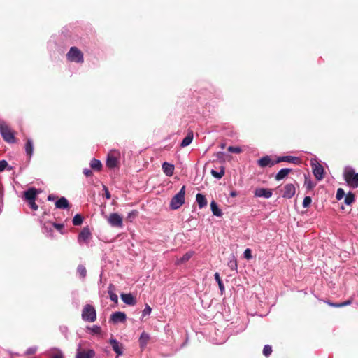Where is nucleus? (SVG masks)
<instances>
[{
	"label": "nucleus",
	"instance_id": "f257e3e1",
	"mask_svg": "<svg viewBox=\"0 0 358 358\" xmlns=\"http://www.w3.org/2000/svg\"><path fill=\"white\" fill-rule=\"evenodd\" d=\"M343 178L347 185L351 188L358 187V173L351 166H345L343 171Z\"/></svg>",
	"mask_w": 358,
	"mask_h": 358
},
{
	"label": "nucleus",
	"instance_id": "f03ea898",
	"mask_svg": "<svg viewBox=\"0 0 358 358\" xmlns=\"http://www.w3.org/2000/svg\"><path fill=\"white\" fill-rule=\"evenodd\" d=\"M185 186H182L170 201V208L177 210L185 203Z\"/></svg>",
	"mask_w": 358,
	"mask_h": 358
},
{
	"label": "nucleus",
	"instance_id": "7ed1b4c3",
	"mask_svg": "<svg viewBox=\"0 0 358 358\" xmlns=\"http://www.w3.org/2000/svg\"><path fill=\"white\" fill-rule=\"evenodd\" d=\"M82 319L84 321L93 322L96 319V313L94 308L91 305H86L82 312Z\"/></svg>",
	"mask_w": 358,
	"mask_h": 358
},
{
	"label": "nucleus",
	"instance_id": "20e7f679",
	"mask_svg": "<svg viewBox=\"0 0 358 358\" xmlns=\"http://www.w3.org/2000/svg\"><path fill=\"white\" fill-rule=\"evenodd\" d=\"M0 133L8 143H13L15 136L10 128L3 121H0Z\"/></svg>",
	"mask_w": 358,
	"mask_h": 358
},
{
	"label": "nucleus",
	"instance_id": "39448f33",
	"mask_svg": "<svg viewBox=\"0 0 358 358\" xmlns=\"http://www.w3.org/2000/svg\"><path fill=\"white\" fill-rule=\"evenodd\" d=\"M120 153L118 150H113L109 152L106 160V165L110 169L117 167L119 164Z\"/></svg>",
	"mask_w": 358,
	"mask_h": 358
},
{
	"label": "nucleus",
	"instance_id": "423d86ee",
	"mask_svg": "<svg viewBox=\"0 0 358 358\" xmlns=\"http://www.w3.org/2000/svg\"><path fill=\"white\" fill-rule=\"evenodd\" d=\"M67 58L71 62H83V55L80 50H79L76 47L71 48L70 50L66 55Z\"/></svg>",
	"mask_w": 358,
	"mask_h": 358
},
{
	"label": "nucleus",
	"instance_id": "0eeeda50",
	"mask_svg": "<svg viewBox=\"0 0 358 358\" xmlns=\"http://www.w3.org/2000/svg\"><path fill=\"white\" fill-rule=\"evenodd\" d=\"M107 220L112 227L121 228L123 226L122 217L117 213H111Z\"/></svg>",
	"mask_w": 358,
	"mask_h": 358
},
{
	"label": "nucleus",
	"instance_id": "6e6552de",
	"mask_svg": "<svg viewBox=\"0 0 358 358\" xmlns=\"http://www.w3.org/2000/svg\"><path fill=\"white\" fill-rule=\"evenodd\" d=\"M95 352L93 350H82L81 344L78 345L76 358H93Z\"/></svg>",
	"mask_w": 358,
	"mask_h": 358
},
{
	"label": "nucleus",
	"instance_id": "1a4fd4ad",
	"mask_svg": "<svg viewBox=\"0 0 358 358\" xmlns=\"http://www.w3.org/2000/svg\"><path fill=\"white\" fill-rule=\"evenodd\" d=\"M92 237V234L87 227H85L82 229L78 237V241L80 244L88 243L90 239Z\"/></svg>",
	"mask_w": 358,
	"mask_h": 358
},
{
	"label": "nucleus",
	"instance_id": "9d476101",
	"mask_svg": "<svg viewBox=\"0 0 358 358\" xmlns=\"http://www.w3.org/2000/svg\"><path fill=\"white\" fill-rule=\"evenodd\" d=\"M109 343L111 345L113 350L117 354V357L123 355V345L120 343L116 339L111 338L109 340Z\"/></svg>",
	"mask_w": 358,
	"mask_h": 358
},
{
	"label": "nucleus",
	"instance_id": "9b49d317",
	"mask_svg": "<svg viewBox=\"0 0 358 358\" xmlns=\"http://www.w3.org/2000/svg\"><path fill=\"white\" fill-rule=\"evenodd\" d=\"M296 193V187L293 184H287L283 188L282 197L291 199Z\"/></svg>",
	"mask_w": 358,
	"mask_h": 358
},
{
	"label": "nucleus",
	"instance_id": "f8f14e48",
	"mask_svg": "<svg viewBox=\"0 0 358 358\" xmlns=\"http://www.w3.org/2000/svg\"><path fill=\"white\" fill-rule=\"evenodd\" d=\"M313 166V172L315 176V177L318 180H320L324 177V169L322 166L321 164L318 163H312Z\"/></svg>",
	"mask_w": 358,
	"mask_h": 358
},
{
	"label": "nucleus",
	"instance_id": "ddd939ff",
	"mask_svg": "<svg viewBox=\"0 0 358 358\" xmlns=\"http://www.w3.org/2000/svg\"><path fill=\"white\" fill-rule=\"evenodd\" d=\"M126 319V314L120 311L115 312L110 316V320L115 324L124 322Z\"/></svg>",
	"mask_w": 358,
	"mask_h": 358
},
{
	"label": "nucleus",
	"instance_id": "4468645a",
	"mask_svg": "<svg viewBox=\"0 0 358 358\" xmlns=\"http://www.w3.org/2000/svg\"><path fill=\"white\" fill-rule=\"evenodd\" d=\"M255 196L268 199L272 196V191L269 189L258 188L255 191Z\"/></svg>",
	"mask_w": 358,
	"mask_h": 358
},
{
	"label": "nucleus",
	"instance_id": "2eb2a0df",
	"mask_svg": "<svg viewBox=\"0 0 358 358\" xmlns=\"http://www.w3.org/2000/svg\"><path fill=\"white\" fill-rule=\"evenodd\" d=\"M120 296L124 303L130 306L136 304V299L131 294H122Z\"/></svg>",
	"mask_w": 358,
	"mask_h": 358
},
{
	"label": "nucleus",
	"instance_id": "dca6fc26",
	"mask_svg": "<svg viewBox=\"0 0 358 358\" xmlns=\"http://www.w3.org/2000/svg\"><path fill=\"white\" fill-rule=\"evenodd\" d=\"M257 164L261 167L271 166L275 163L271 160L269 156H265L258 160Z\"/></svg>",
	"mask_w": 358,
	"mask_h": 358
},
{
	"label": "nucleus",
	"instance_id": "f3484780",
	"mask_svg": "<svg viewBox=\"0 0 358 358\" xmlns=\"http://www.w3.org/2000/svg\"><path fill=\"white\" fill-rule=\"evenodd\" d=\"M281 162H290V163H294V164H299L300 162V159L296 157L284 156V157H279L277 159L276 163Z\"/></svg>",
	"mask_w": 358,
	"mask_h": 358
},
{
	"label": "nucleus",
	"instance_id": "a211bd4d",
	"mask_svg": "<svg viewBox=\"0 0 358 358\" xmlns=\"http://www.w3.org/2000/svg\"><path fill=\"white\" fill-rule=\"evenodd\" d=\"M150 336L148 334L143 332L139 338V344L141 348L143 349L145 348L150 341Z\"/></svg>",
	"mask_w": 358,
	"mask_h": 358
},
{
	"label": "nucleus",
	"instance_id": "6ab92c4d",
	"mask_svg": "<svg viewBox=\"0 0 358 358\" xmlns=\"http://www.w3.org/2000/svg\"><path fill=\"white\" fill-rule=\"evenodd\" d=\"M162 169H163L164 173L167 176H171L173 174L174 166L168 162H164L162 164Z\"/></svg>",
	"mask_w": 358,
	"mask_h": 358
},
{
	"label": "nucleus",
	"instance_id": "aec40b11",
	"mask_svg": "<svg viewBox=\"0 0 358 358\" xmlns=\"http://www.w3.org/2000/svg\"><path fill=\"white\" fill-rule=\"evenodd\" d=\"M36 196V190L35 189L31 188L24 192V197L28 201H31L35 200Z\"/></svg>",
	"mask_w": 358,
	"mask_h": 358
},
{
	"label": "nucleus",
	"instance_id": "412c9836",
	"mask_svg": "<svg viewBox=\"0 0 358 358\" xmlns=\"http://www.w3.org/2000/svg\"><path fill=\"white\" fill-rule=\"evenodd\" d=\"M194 252L193 251L187 252L182 257H181L180 258L176 260V263L177 264H183V263L187 262L194 255Z\"/></svg>",
	"mask_w": 358,
	"mask_h": 358
},
{
	"label": "nucleus",
	"instance_id": "4be33fe9",
	"mask_svg": "<svg viewBox=\"0 0 358 358\" xmlns=\"http://www.w3.org/2000/svg\"><path fill=\"white\" fill-rule=\"evenodd\" d=\"M55 206L57 208L64 209L69 207V201L64 197H61L58 201H56Z\"/></svg>",
	"mask_w": 358,
	"mask_h": 358
},
{
	"label": "nucleus",
	"instance_id": "5701e85b",
	"mask_svg": "<svg viewBox=\"0 0 358 358\" xmlns=\"http://www.w3.org/2000/svg\"><path fill=\"white\" fill-rule=\"evenodd\" d=\"M196 201L200 208H203L207 205V200L206 197L201 194H197L196 196Z\"/></svg>",
	"mask_w": 358,
	"mask_h": 358
},
{
	"label": "nucleus",
	"instance_id": "b1692460",
	"mask_svg": "<svg viewBox=\"0 0 358 358\" xmlns=\"http://www.w3.org/2000/svg\"><path fill=\"white\" fill-rule=\"evenodd\" d=\"M210 209L214 215L217 217H221L222 215V210L218 208L217 203L214 201L210 203Z\"/></svg>",
	"mask_w": 358,
	"mask_h": 358
},
{
	"label": "nucleus",
	"instance_id": "393cba45",
	"mask_svg": "<svg viewBox=\"0 0 358 358\" xmlns=\"http://www.w3.org/2000/svg\"><path fill=\"white\" fill-rule=\"evenodd\" d=\"M193 136V132L189 131L187 136L182 140L180 144L181 147L184 148L188 146L192 142Z\"/></svg>",
	"mask_w": 358,
	"mask_h": 358
},
{
	"label": "nucleus",
	"instance_id": "a878e982",
	"mask_svg": "<svg viewBox=\"0 0 358 358\" xmlns=\"http://www.w3.org/2000/svg\"><path fill=\"white\" fill-rule=\"evenodd\" d=\"M289 169H280L278 173L275 176V179L277 180H280L285 178L290 172Z\"/></svg>",
	"mask_w": 358,
	"mask_h": 358
},
{
	"label": "nucleus",
	"instance_id": "bb28decb",
	"mask_svg": "<svg viewBox=\"0 0 358 358\" xmlns=\"http://www.w3.org/2000/svg\"><path fill=\"white\" fill-rule=\"evenodd\" d=\"M33 142L31 139H28L25 145V151L28 155L31 156V155L33 154Z\"/></svg>",
	"mask_w": 358,
	"mask_h": 358
},
{
	"label": "nucleus",
	"instance_id": "cd10ccee",
	"mask_svg": "<svg viewBox=\"0 0 358 358\" xmlns=\"http://www.w3.org/2000/svg\"><path fill=\"white\" fill-rule=\"evenodd\" d=\"M210 173L214 178L220 179L224 174V169L223 167H220V171L212 169Z\"/></svg>",
	"mask_w": 358,
	"mask_h": 358
},
{
	"label": "nucleus",
	"instance_id": "c85d7f7f",
	"mask_svg": "<svg viewBox=\"0 0 358 358\" xmlns=\"http://www.w3.org/2000/svg\"><path fill=\"white\" fill-rule=\"evenodd\" d=\"M355 201V195L349 192L345 196V203L347 205H351Z\"/></svg>",
	"mask_w": 358,
	"mask_h": 358
},
{
	"label": "nucleus",
	"instance_id": "c756f323",
	"mask_svg": "<svg viewBox=\"0 0 358 358\" xmlns=\"http://www.w3.org/2000/svg\"><path fill=\"white\" fill-rule=\"evenodd\" d=\"M214 276H215V280L217 281V284L219 285V288H220V290L221 292V294H222V293L224 291V287L222 281L221 280V279L220 278V275H219L218 273H215Z\"/></svg>",
	"mask_w": 358,
	"mask_h": 358
},
{
	"label": "nucleus",
	"instance_id": "7c9ffc66",
	"mask_svg": "<svg viewBox=\"0 0 358 358\" xmlns=\"http://www.w3.org/2000/svg\"><path fill=\"white\" fill-rule=\"evenodd\" d=\"M90 166L93 169H95V170H100L101 168V163L99 160H97V159H93L92 161H91V163H90Z\"/></svg>",
	"mask_w": 358,
	"mask_h": 358
},
{
	"label": "nucleus",
	"instance_id": "2f4dec72",
	"mask_svg": "<svg viewBox=\"0 0 358 358\" xmlns=\"http://www.w3.org/2000/svg\"><path fill=\"white\" fill-rule=\"evenodd\" d=\"M37 350H38L37 346L29 347V348H27L26 350V351L24 353V355H25V356L33 355L37 352Z\"/></svg>",
	"mask_w": 358,
	"mask_h": 358
},
{
	"label": "nucleus",
	"instance_id": "473e14b6",
	"mask_svg": "<svg viewBox=\"0 0 358 358\" xmlns=\"http://www.w3.org/2000/svg\"><path fill=\"white\" fill-rule=\"evenodd\" d=\"M112 287V285H110L109 287V290H108V294H109V296H110V299L112 301L115 302V303H117L118 302V296L116 294H115L110 289Z\"/></svg>",
	"mask_w": 358,
	"mask_h": 358
},
{
	"label": "nucleus",
	"instance_id": "72a5a7b5",
	"mask_svg": "<svg viewBox=\"0 0 358 358\" xmlns=\"http://www.w3.org/2000/svg\"><path fill=\"white\" fill-rule=\"evenodd\" d=\"M83 222V217L77 214L73 218V224L76 226L80 225Z\"/></svg>",
	"mask_w": 358,
	"mask_h": 358
},
{
	"label": "nucleus",
	"instance_id": "f704fd0d",
	"mask_svg": "<svg viewBox=\"0 0 358 358\" xmlns=\"http://www.w3.org/2000/svg\"><path fill=\"white\" fill-rule=\"evenodd\" d=\"M77 271L82 278H85L86 276L87 271L84 266L79 265L78 266Z\"/></svg>",
	"mask_w": 358,
	"mask_h": 358
},
{
	"label": "nucleus",
	"instance_id": "c9c22d12",
	"mask_svg": "<svg viewBox=\"0 0 358 358\" xmlns=\"http://www.w3.org/2000/svg\"><path fill=\"white\" fill-rule=\"evenodd\" d=\"M272 352V348H271V346L269 345H266L264 347V349H263V354L266 356V357H268L269 356Z\"/></svg>",
	"mask_w": 358,
	"mask_h": 358
},
{
	"label": "nucleus",
	"instance_id": "e433bc0d",
	"mask_svg": "<svg viewBox=\"0 0 358 358\" xmlns=\"http://www.w3.org/2000/svg\"><path fill=\"white\" fill-rule=\"evenodd\" d=\"M344 196H345L344 190L341 188L338 189L336 195V199L341 200L344 197Z\"/></svg>",
	"mask_w": 358,
	"mask_h": 358
},
{
	"label": "nucleus",
	"instance_id": "4c0bfd02",
	"mask_svg": "<svg viewBox=\"0 0 358 358\" xmlns=\"http://www.w3.org/2000/svg\"><path fill=\"white\" fill-rule=\"evenodd\" d=\"M312 202V199L310 196H306L303 201V208L308 207Z\"/></svg>",
	"mask_w": 358,
	"mask_h": 358
},
{
	"label": "nucleus",
	"instance_id": "58836bf2",
	"mask_svg": "<svg viewBox=\"0 0 358 358\" xmlns=\"http://www.w3.org/2000/svg\"><path fill=\"white\" fill-rule=\"evenodd\" d=\"M351 301L350 300L348 301H346L343 303H329V304L331 306H334V307H343V306H347V305H349L350 304Z\"/></svg>",
	"mask_w": 358,
	"mask_h": 358
},
{
	"label": "nucleus",
	"instance_id": "ea45409f",
	"mask_svg": "<svg viewBox=\"0 0 358 358\" xmlns=\"http://www.w3.org/2000/svg\"><path fill=\"white\" fill-rule=\"evenodd\" d=\"M151 311H152V309L150 307V306L146 305L144 310H143L142 316L145 317L146 315H149L150 314Z\"/></svg>",
	"mask_w": 358,
	"mask_h": 358
},
{
	"label": "nucleus",
	"instance_id": "a19ab883",
	"mask_svg": "<svg viewBox=\"0 0 358 358\" xmlns=\"http://www.w3.org/2000/svg\"><path fill=\"white\" fill-rule=\"evenodd\" d=\"M228 150L231 152H234V153H239L241 152V149L240 147H234V146H229L228 148Z\"/></svg>",
	"mask_w": 358,
	"mask_h": 358
},
{
	"label": "nucleus",
	"instance_id": "79ce46f5",
	"mask_svg": "<svg viewBox=\"0 0 358 358\" xmlns=\"http://www.w3.org/2000/svg\"><path fill=\"white\" fill-rule=\"evenodd\" d=\"M244 257L247 259H250L252 258V251L249 248H247L245 251H244Z\"/></svg>",
	"mask_w": 358,
	"mask_h": 358
},
{
	"label": "nucleus",
	"instance_id": "37998d69",
	"mask_svg": "<svg viewBox=\"0 0 358 358\" xmlns=\"http://www.w3.org/2000/svg\"><path fill=\"white\" fill-rule=\"evenodd\" d=\"M51 358H64L63 354L61 350H57L54 354L51 355Z\"/></svg>",
	"mask_w": 358,
	"mask_h": 358
},
{
	"label": "nucleus",
	"instance_id": "c03bdc74",
	"mask_svg": "<svg viewBox=\"0 0 358 358\" xmlns=\"http://www.w3.org/2000/svg\"><path fill=\"white\" fill-rule=\"evenodd\" d=\"M91 331L92 332H93L94 334H100L101 332V329L100 327L99 326H93L92 328H91Z\"/></svg>",
	"mask_w": 358,
	"mask_h": 358
},
{
	"label": "nucleus",
	"instance_id": "a18cd8bd",
	"mask_svg": "<svg viewBox=\"0 0 358 358\" xmlns=\"http://www.w3.org/2000/svg\"><path fill=\"white\" fill-rule=\"evenodd\" d=\"M8 163L5 160L0 161V172L3 171L7 166Z\"/></svg>",
	"mask_w": 358,
	"mask_h": 358
},
{
	"label": "nucleus",
	"instance_id": "49530a36",
	"mask_svg": "<svg viewBox=\"0 0 358 358\" xmlns=\"http://www.w3.org/2000/svg\"><path fill=\"white\" fill-rule=\"evenodd\" d=\"M29 204L30 206V207L34 210H36L38 209V206L35 203V200L34 201H29Z\"/></svg>",
	"mask_w": 358,
	"mask_h": 358
},
{
	"label": "nucleus",
	"instance_id": "de8ad7c7",
	"mask_svg": "<svg viewBox=\"0 0 358 358\" xmlns=\"http://www.w3.org/2000/svg\"><path fill=\"white\" fill-rule=\"evenodd\" d=\"M83 173H84V174H85L86 176H91V175H92V171H91V170L87 169H84Z\"/></svg>",
	"mask_w": 358,
	"mask_h": 358
},
{
	"label": "nucleus",
	"instance_id": "09e8293b",
	"mask_svg": "<svg viewBox=\"0 0 358 358\" xmlns=\"http://www.w3.org/2000/svg\"><path fill=\"white\" fill-rule=\"evenodd\" d=\"M105 195H106V199H109L110 198V194L106 187H105Z\"/></svg>",
	"mask_w": 358,
	"mask_h": 358
},
{
	"label": "nucleus",
	"instance_id": "8fccbe9b",
	"mask_svg": "<svg viewBox=\"0 0 358 358\" xmlns=\"http://www.w3.org/2000/svg\"><path fill=\"white\" fill-rule=\"evenodd\" d=\"M52 224L58 230H60L63 227L62 224Z\"/></svg>",
	"mask_w": 358,
	"mask_h": 358
},
{
	"label": "nucleus",
	"instance_id": "3c124183",
	"mask_svg": "<svg viewBox=\"0 0 358 358\" xmlns=\"http://www.w3.org/2000/svg\"><path fill=\"white\" fill-rule=\"evenodd\" d=\"M229 264H230V266H231V267H233V266L236 267L237 266L236 261V260H234V262L231 261Z\"/></svg>",
	"mask_w": 358,
	"mask_h": 358
},
{
	"label": "nucleus",
	"instance_id": "603ef678",
	"mask_svg": "<svg viewBox=\"0 0 358 358\" xmlns=\"http://www.w3.org/2000/svg\"><path fill=\"white\" fill-rule=\"evenodd\" d=\"M55 196H54V195H52V194L49 195V196H48V199L49 201H53V200H55Z\"/></svg>",
	"mask_w": 358,
	"mask_h": 358
},
{
	"label": "nucleus",
	"instance_id": "864d4df0",
	"mask_svg": "<svg viewBox=\"0 0 358 358\" xmlns=\"http://www.w3.org/2000/svg\"><path fill=\"white\" fill-rule=\"evenodd\" d=\"M230 196H231V197H235V196H237V193H236V192H235V191L231 192L230 193Z\"/></svg>",
	"mask_w": 358,
	"mask_h": 358
},
{
	"label": "nucleus",
	"instance_id": "5fc2aeb1",
	"mask_svg": "<svg viewBox=\"0 0 358 358\" xmlns=\"http://www.w3.org/2000/svg\"><path fill=\"white\" fill-rule=\"evenodd\" d=\"M308 188H311V185H310V183H308Z\"/></svg>",
	"mask_w": 358,
	"mask_h": 358
}]
</instances>
